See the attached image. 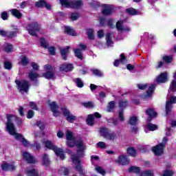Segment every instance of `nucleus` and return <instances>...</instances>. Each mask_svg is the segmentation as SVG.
Instances as JSON below:
<instances>
[{
	"instance_id": "nucleus-1",
	"label": "nucleus",
	"mask_w": 176,
	"mask_h": 176,
	"mask_svg": "<svg viewBox=\"0 0 176 176\" xmlns=\"http://www.w3.org/2000/svg\"><path fill=\"white\" fill-rule=\"evenodd\" d=\"M66 139L67 146H76L78 156L76 155H72V162H73L77 171H78L80 174L85 175V170L80 164V157L82 155H83V151L86 149V146H85L83 142L81 140H76L75 137H74V133L70 131L66 132Z\"/></svg>"
},
{
	"instance_id": "nucleus-2",
	"label": "nucleus",
	"mask_w": 176,
	"mask_h": 176,
	"mask_svg": "<svg viewBox=\"0 0 176 176\" xmlns=\"http://www.w3.org/2000/svg\"><path fill=\"white\" fill-rule=\"evenodd\" d=\"M17 117L16 116L8 114L7 115V122L6 124L7 131L10 135H13L18 141H21L22 145L26 146L27 148H31L33 146L34 149L39 151L41 149V144L38 142H35L34 145L32 146L30 144V142L25 140L23 135L19 134L16 132V128L14 124H13V120H16Z\"/></svg>"
},
{
	"instance_id": "nucleus-3",
	"label": "nucleus",
	"mask_w": 176,
	"mask_h": 176,
	"mask_svg": "<svg viewBox=\"0 0 176 176\" xmlns=\"http://www.w3.org/2000/svg\"><path fill=\"white\" fill-rule=\"evenodd\" d=\"M43 144L45 145V148H47V149H51L52 151H54L55 155H56V156H58L60 159H61L62 160H64L65 159V155H64V151H63V149L57 147V146L54 145V144H53L52 141L44 140Z\"/></svg>"
},
{
	"instance_id": "nucleus-4",
	"label": "nucleus",
	"mask_w": 176,
	"mask_h": 176,
	"mask_svg": "<svg viewBox=\"0 0 176 176\" xmlns=\"http://www.w3.org/2000/svg\"><path fill=\"white\" fill-rule=\"evenodd\" d=\"M100 135L104 137L108 141H111L112 142L118 140V135L115 132L111 131V130L107 128H101L100 130Z\"/></svg>"
},
{
	"instance_id": "nucleus-5",
	"label": "nucleus",
	"mask_w": 176,
	"mask_h": 176,
	"mask_svg": "<svg viewBox=\"0 0 176 176\" xmlns=\"http://www.w3.org/2000/svg\"><path fill=\"white\" fill-rule=\"evenodd\" d=\"M15 83L18 86V90H19L20 93H28V90L30 89V83L25 80H16Z\"/></svg>"
},
{
	"instance_id": "nucleus-6",
	"label": "nucleus",
	"mask_w": 176,
	"mask_h": 176,
	"mask_svg": "<svg viewBox=\"0 0 176 176\" xmlns=\"http://www.w3.org/2000/svg\"><path fill=\"white\" fill-rule=\"evenodd\" d=\"M170 91L169 89V94H168V101L166 104V115H168L171 112V109L173 108V104H176V96H172L170 97Z\"/></svg>"
},
{
	"instance_id": "nucleus-7",
	"label": "nucleus",
	"mask_w": 176,
	"mask_h": 176,
	"mask_svg": "<svg viewBox=\"0 0 176 176\" xmlns=\"http://www.w3.org/2000/svg\"><path fill=\"white\" fill-rule=\"evenodd\" d=\"M27 30L30 35L35 36L36 32H38L39 30H41V27H39V24L37 22H32L27 26Z\"/></svg>"
},
{
	"instance_id": "nucleus-8",
	"label": "nucleus",
	"mask_w": 176,
	"mask_h": 176,
	"mask_svg": "<svg viewBox=\"0 0 176 176\" xmlns=\"http://www.w3.org/2000/svg\"><path fill=\"white\" fill-rule=\"evenodd\" d=\"M140 168L137 166H131L129 168V173H135V174H138L139 176H153V171L152 170H145L142 173H140Z\"/></svg>"
},
{
	"instance_id": "nucleus-9",
	"label": "nucleus",
	"mask_w": 176,
	"mask_h": 176,
	"mask_svg": "<svg viewBox=\"0 0 176 176\" xmlns=\"http://www.w3.org/2000/svg\"><path fill=\"white\" fill-rule=\"evenodd\" d=\"M165 148H166V144L160 143V144L155 146H153L152 148V151L156 156H160V155H163Z\"/></svg>"
},
{
	"instance_id": "nucleus-10",
	"label": "nucleus",
	"mask_w": 176,
	"mask_h": 176,
	"mask_svg": "<svg viewBox=\"0 0 176 176\" xmlns=\"http://www.w3.org/2000/svg\"><path fill=\"white\" fill-rule=\"evenodd\" d=\"M61 109L67 122L72 123L74 121L76 120V116L72 115V113L69 112V110H68V109H67L66 107H62Z\"/></svg>"
},
{
	"instance_id": "nucleus-11",
	"label": "nucleus",
	"mask_w": 176,
	"mask_h": 176,
	"mask_svg": "<svg viewBox=\"0 0 176 176\" xmlns=\"http://www.w3.org/2000/svg\"><path fill=\"white\" fill-rule=\"evenodd\" d=\"M48 104L50 105V108L53 113V116L55 117L60 116V107H58V104L56 102H48Z\"/></svg>"
},
{
	"instance_id": "nucleus-12",
	"label": "nucleus",
	"mask_w": 176,
	"mask_h": 176,
	"mask_svg": "<svg viewBox=\"0 0 176 176\" xmlns=\"http://www.w3.org/2000/svg\"><path fill=\"white\" fill-rule=\"evenodd\" d=\"M78 47L80 49L76 48L74 50V54L76 57H78L80 60H83V55L82 54V50H85L86 49V45L85 44L78 45Z\"/></svg>"
},
{
	"instance_id": "nucleus-13",
	"label": "nucleus",
	"mask_w": 176,
	"mask_h": 176,
	"mask_svg": "<svg viewBox=\"0 0 176 176\" xmlns=\"http://www.w3.org/2000/svg\"><path fill=\"white\" fill-rule=\"evenodd\" d=\"M95 118H101V114H100L98 112H96L94 114L89 115L87 119V123L89 126H93L94 124Z\"/></svg>"
},
{
	"instance_id": "nucleus-14",
	"label": "nucleus",
	"mask_w": 176,
	"mask_h": 176,
	"mask_svg": "<svg viewBox=\"0 0 176 176\" xmlns=\"http://www.w3.org/2000/svg\"><path fill=\"white\" fill-rule=\"evenodd\" d=\"M116 163L121 164L122 166H126L130 163V159L126 155H120L117 160H116Z\"/></svg>"
},
{
	"instance_id": "nucleus-15",
	"label": "nucleus",
	"mask_w": 176,
	"mask_h": 176,
	"mask_svg": "<svg viewBox=\"0 0 176 176\" xmlns=\"http://www.w3.org/2000/svg\"><path fill=\"white\" fill-rule=\"evenodd\" d=\"M1 168L4 171H13V170H16V165H14V162H12L10 164L3 162L1 164Z\"/></svg>"
},
{
	"instance_id": "nucleus-16",
	"label": "nucleus",
	"mask_w": 176,
	"mask_h": 176,
	"mask_svg": "<svg viewBox=\"0 0 176 176\" xmlns=\"http://www.w3.org/2000/svg\"><path fill=\"white\" fill-rule=\"evenodd\" d=\"M167 80H168V74L167 72L162 73L155 78L157 83H166Z\"/></svg>"
},
{
	"instance_id": "nucleus-17",
	"label": "nucleus",
	"mask_w": 176,
	"mask_h": 176,
	"mask_svg": "<svg viewBox=\"0 0 176 176\" xmlns=\"http://www.w3.org/2000/svg\"><path fill=\"white\" fill-rule=\"evenodd\" d=\"M17 32L19 30L16 29L15 31L8 32L5 30H0V35L1 36H8V38H13V36H16L17 35Z\"/></svg>"
},
{
	"instance_id": "nucleus-18",
	"label": "nucleus",
	"mask_w": 176,
	"mask_h": 176,
	"mask_svg": "<svg viewBox=\"0 0 176 176\" xmlns=\"http://www.w3.org/2000/svg\"><path fill=\"white\" fill-rule=\"evenodd\" d=\"M116 28L118 31H122V32H129L131 31V29H130V28L123 27V22H122L121 21L117 22Z\"/></svg>"
},
{
	"instance_id": "nucleus-19",
	"label": "nucleus",
	"mask_w": 176,
	"mask_h": 176,
	"mask_svg": "<svg viewBox=\"0 0 176 176\" xmlns=\"http://www.w3.org/2000/svg\"><path fill=\"white\" fill-rule=\"evenodd\" d=\"M102 8L103 9L102 12L104 16H108V14H111V13H112V6L103 4Z\"/></svg>"
},
{
	"instance_id": "nucleus-20",
	"label": "nucleus",
	"mask_w": 176,
	"mask_h": 176,
	"mask_svg": "<svg viewBox=\"0 0 176 176\" xmlns=\"http://www.w3.org/2000/svg\"><path fill=\"white\" fill-rule=\"evenodd\" d=\"M23 157L28 163H35V158L29 153L23 152Z\"/></svg>"
},
{
	"instance_id": "nucleus-21",
	"label": "nucleus",
	"mask_w": 176,
	"mask_h": 176,
	"mask_svg": "<svg viewBox=\"0 0 176 176\" xmlns=\"http://www.w3.org/2000/svg\"><path fill=\"white\" fill-rule=\"evenodd\" d=\"M35 6L36 8H43L45 6L47 10L52 9V6L45 2L44 0H40L38 2H36Z\"/></svg>"
},
{
	"instance_id": "nucleus-22",
	"label": "nucleus",
	"mask_w": 176,
	"mask_h": 176,
	"mask_svg": "<svg viewBox=\"0 0 176 176\" xmlns=\"http://www.w3.org/2000/svg\"><path fill=\"white\" fill-rule=\"evenodd\" d=\"M60 71H65V72H69L74 69V65L69 63H64L60 67Z\"/></svg>"
},
{
	"instance_id": "nucleus-23",
	"label": "nucleus",
	"mask_w": 176,
	"mask_h": 176,
	"mask_svg": "<svg viewBox=\"0 0 176 176\" xmlns=\"http://www.w3.org/2000/svg\"><path fill=\"white\" fill-rule=\"evenodd\" d=\"M60 4L62 8H66L67 9H72V1L69 0H59Z\"/></svg>"
},
{
	"instance_id": "nucleus-24",
	"label": "nucleus",
	"mask_w": 176,
	"mask_h": 176,
	"mask_svg": "<svg viewBox=\"0 0 176 176\" xmlns=\"http://www.w3.org/2000/svg\"><path fill=\"white\" fill-rule=\"evenodd\" d=\"M146 115L148 116V120L151 121L153 118H156L157 116V113L153 109H148L146 111Z\"/></svg>"
},
{
	"instance_id": "nucleus-25",
	"label": "nucleus",
	"mask_w": 176,
	"mask_h": 176,
	"mask_svg": "<svg viewBox=\"0 0 176 176\" xmlns=\"http://www.w3.org/2000/svg\"><path fill=\"white\" fill-rule=\"evenodd\" d=\"M121 59L119 60H116L114 62V67H119V64H126L127 63V59H126V57H124V54H122L120 55Z\"/></svg>"
},
{
	"instance_id": "nucleus-26",
	"label": "nucleus",
	"mask_w": 176,
	"mask_h": 176,
	"mask_svg": "<svg viewBox=\"0 0 176 176\" xmlns=\"http://www.w3.org/2000/svg\"><path fill=\"white\" fill-rule=\"evenodd\" d=\"M60 54L63 60H67V56L69 54V46L60 50Z\"/></svg>"
},
{
	"instance_id": "nucleus-27",
	"label": "nucleus",
	"mask_w": 176,
	"mask_h": 176,
	"mask_svg": "<svg viewBox=\"0 0 176 176\" xmlns=\"http://www.w3.org/2000/svg\"><path fill=\"white\" fill-rule=\"evenodd\" d=\"M173 78L174 79L170 82L169 90L175 93V91H176V72L174 74Z\"/></svg>"
},
{
	"instance_id": "nucleus-28",
	"label": "nucleus",
	"mask_w": 176,
	"mask_h": 176,
	"mask_svg": "<svg viewBox=\"0 0 176 176\" xmlns=\"http://www.w3.org/2000/svg\"><path fill=\"white\" fill-rule=\"evenodd\" d=\"M83 5V1L82 0H74L72 1V9H78Z\"/></svg>"
},
{
	"instance_id": "nucleus-29",
	"label": "nucleus",
	"mask_w": 176,
	"mask_h": 176,
	"mask_svg": "<svg viewBox=\"0 0 176 176\" xmlns=\"http://www.w3.org/2000/svg\"><path fill=\"white\" fill-rule=\"evenodd\" d=\"M28 63H30V60H28V58L25 55H21L19 57V64H21V65L25 66L28 64Z\"/></svg>"
},
{
	"instance_id": "nucleus-30",
	"label": "nucleus",
	"mask_w": 176,
	"mask_h": 176,
	"mask_svg": "<svg viewBox=\"0 0 176 176\" xmlns=\"http://www.w3.org/2000/svg\"><path fill=\"white\" fill-rule=\"evenodd\" d=\"M3 50L6 53H12L14 50L13 45L9 43H6L3 45Z\"/></svg>"
},
{
	"instance_id": "nucleus-31",
	"label": "nucleus",
	"mask_w": 176,
	"mask_h": 176,
	"mask_svg": "<svg viewBox=\"0 0 176 176\" xmlns=\"http://www.w3.org/2000/svg\"><path fill=\"white\" fill-rule=\"evenodd\" d=\"M65 32L68 34V35H72V36H76V32H75V30H74V29L71 27H65Z\"/></svg>"
},
{
	"instance_id": "nucleus-32",
	"label": "nucleus",
	"mask_w": 176,
	"mask_h": 176,
	"mask_svg": "<svg viewBox=\"0 0 176 176\" xmlns=\"http://www.w3.org/2000/svg\"><path fill=\"white\" fill-rule=\"evenodd\" d=\"M155 85H152L151 86L149 87L147 94L146 95V98H151L152 97V94H153V91H155Z\"/></svg>"
},
{
	"instance_id": "nucleus-33",
	"label": "nucleus",
	"mask_w": 176,
	"mask_h": 176,
	"mask_svg": "<svg viewBox=\"0 0 176 176\" xmlns=\"http://www.w3.org/2000/svg\"><path fill=\"white\" fill-rule=\"evenodd\" d=\"M155 130H157V125L153 124H148L146 127V133L148 131H155Z\"/></svg>"
},
{
	"instance_id": "nucleus-34",
	"label": "nucleus",
	"mask_w": 176,
	"mask_h": 176,
	"mask_svg": "<svg viewBox=\"0 0 176 176\" xmlns=\"http://www.w3.org/2000/svg\"><path fill=\"white\" fill-rule=\"evenodd\" d=\"M25 174L28 176H38V171L35 169H26Z\"/></svg>"
},
{
	"instance_id": "nucleus-35",
	"label": "nucleus",
	"mask_w": 176,
	"mask_h": 176,
	"mask_svg": "<svg viewBox=\"0 0 176 176\" xmlns=\"http://www.w3.org/2000/svg\"><path fill=\"white\" fill-rule=\"evenodd\" d=\"M127 153L129 155V156H131L132 157H135V156L137 155V151L134 147H129L127 148Z\"/></svg>"
},
{
	"instance_id": "nucleus-36",
	"label": "nucleus",
	"mask_w": 176,
	"mask_h": 176,
	"mask_svg": "<svg viewBox=\"0 0 176 176\" xmlns=\"http://www.w3.org/2000/svg\"><path fill=\"white\" fill-rule=\"evenodd\" d=\"M107 46L109 47L113 45V41H112V34L107 33Z\"/></svg>"
},
{
	"instance_id": "nucleus-37",
	"label": "nucleus",
	"mask_w": 176,
	"mask_h": 176,
	"mask_svg": "<svg viewBox=\"0 0 176 176\" xmlns=\"http://www.w3.org/2000/svg\"><path fill=\"white\" fill-rule=\"evenodd\" d=\"M42 163L43 166H48L49 163H50V160H49V155H47V154H44L43 155Z\"/></svg>"
},
{
	"instance_id": "nucleus-38",
	"label": "nucleus",
	"mask_w": 176,
	"mask_h": 176,
	"mask_svg": "<svg viewBox=\"0 0 176 176\" xmlns=\"http://www.w3.org/2000/svg\"><path fill=\"white\" fill-rule=\"evenodd\" d=\"M43 76L46 79H53L54 78V73L52 71H49L43 74Z\"/></svg>"
},
{
	"instance_id": "nucleus-39",
	"label": "nucleus",
	"mask_w": 176,
	"mask_h": 176,
	"mask_svg": "<svg viewBox=\"0 0 176 176\" xmlns=\"http://www.w3.org/2000/svg\"><path fill=\"white\" fill-rule=\"evenodd\" d=\"M29 78L30 80H35V79H36L37 78H39V74L35 72L31 71L29 73Z\"/></svg>"
},
{
	"instance_id": "nucleus-40",
	"label": "nucleus",
	"mask_w": 176,
	"mask_h": 176,
	"mask_svg": "<svg viewBox=\"0 0 176 176\" xmlns=\"http://www.w3.org/2000/svg\"><path fill=\"white\" fill-rule=\"evenodd\" d=\"M12 16L14 17H16V19H21V13L19 12L16 9H12L10 10Z\"/></svg>"
},
{
	"instance_id": "nucleus-41",
	"label": "nucleus",
	"mask_w": 176,
	"mask_h": 176,
	"mask_svg": "<svg viewBox=\"0 0 176 176\" xmlns=\"http://www.w3.org/2000/svg\"><path fill=\"white\" fill-rule=\"evenodd\" d=\"M126 13H128V14H130L131 16H135V14H138V12L133 8L126 9Z\"/></svg>"
},
{
	"instance_id": "nucleus-42",
	"label": "nucleus",
	"mask_w": 176,
	"mask_h": 176,
	"mask_svg": "<svg viewBox=\"0 0 176 176\" xmlns=\"http://www.w3.org/2000/svg\"><path fill=\"white\" fill-rule=\"evenodd\" d=\"M137 122H138V118L136 116H132L129 119V124H131L132 126H135Z\"/></svg>"
},
{
	"instance_id": "nucleus-43",
	"label": "nucleus",
	"mask_w": 176,
	"mask_h": 176,
	"mask_svg": "<svg viewBox=\"0 0 176 176\" xmlns=\"http://www.w3.org/2000/svg\"><path fill=\"white\" fill-rule=\"evenodd\" d=\"M162 60L164 62H166L167 64H168V63H173V56H163Z\"/></svg>"
},
{
	"instance_id": "nucleus-44",
	"label": "nucleus",
	"mask_w": 176,
	"mask_h": 176,
	"mask_svg": "<svg viewBox=\"0 0 176 176\" xmlns=\"http://www.w3.org/2000/svg\"><path fill=\"white\" fill-rule=\"evenodd\" d=\"M87 35H88V38H89V39H94V31H93V30H91V29H88V30H87Z\"/></svg>"
},
{
	"instance_id": "nucleus-45",
	"label": "nucleus",
	"mask_w": 176,
	"mask_h": 176,
	"mask_svg": "<svg viewBox=\"0 0 176 176\" xmlns=\"http://www.w3.org/2000/svg\"><path fill=\"white\" fill-rule=\"evenodd\" d=\"M41 45L44 49H47V47L49 46V44L44 38H41Z\"/></svg>"
},
{
	"instance_id": "nucleus-46",
	"label": "nucleus",
	"mask_w": 176,
	"mask_h": 176,
	"mask_svg": "<svg viewBox=\"0 0 176 176\" xmlns=\"http://www.w3.org/2000/svg\"><path fill=\"white\" fill-rule=\"evenodd\" d=\"M174 174H175L174 171L166 170L164 172V174L162 175V176H171V175H174Z\"/></svg>"
},
{
	"instance_id": "nucleus-47",
	"label": "nucleus",
	"mask_w": 176,
	"mask_h": 176,
	"mask_svg": "<svg viewBox=\"0 0 176 176\" xmlns=\"http://www.w3.org/2000/svg\"><path fill=\"white\" fill-rule=\"evenodd\" d=\"M76 85H77V87H83V82L80 78L76 79Z\"/></svg>"
},
{
	"instance_id": "nucleus-48",
	"label": "nucleus",
	"mask_w": 176,
	"mask_h": 176,
	"mask_svg": "<svg viewBox=\"0 0 176 176\" xmlns=\"http://www.w3.org/2000/svg\"><path fill=\"white\" fill-rule=\"evenodd\" d=\"M96 170L98 173H99V174H101L102 175H105V171L100 166H96Z\"/></svg>"
},
{
	"instance_id": "nucleus-49",
	"label": "nucleus",
	"mask_w": 176,
	"mask_h": 176,
	"mask_svg": "<svg viewBox=\"0 0 176 176\" xmlns=\"http://www.w3.org/2000/svg\"><path fill=\"white\" fill-rule=\"evenodd\" d=\"M4 68L6 69H12V63L9 61H6L4 63Z\"/></svg>"
},
{
	"instance_id": "nucleus-50",
	"label": "nucleus",
	"mask_w": 176,
	"mask_h": 176,
	"mask_svg": "<svg viewBox=\"0 0 176 176\" xmlns=\"http://www.w3.org/2000/svg\"><path fill=\"white\" fill-rule=\"evenodd\" d=\"M113 108H115V102H110L108 106V111L111 112Z\"/></svg>"
},
{
	"instance_id": "nucleus-51",
	"label": "nucleus",
	"mask_w": 176,
	"mask_h": 176,
	"mask_svg": "<svg viewBox=\"0 0 176 176\" xmlns=\"http://www.w3.org/2000/svg\"><path fill=\"white\" fill-rule=\"evenodd\" d=\"M118 117L120 120V122H124V116L123 114V111L121 110L118 112Z\"/></svg>"
},
{
	"instance_id": "nucleus-52",
	"label": "nucleus",
	"mask_w": 176,
	"mask_h": 176,
	"mask_svg": "<svg viewBox=\"0 0 176 176\" xmlns=\"http://www.w3.org/2000/svg\"><path fill=\"white\" fill-rule=\"evenodd\" d=\"M82 105L84 107H85V108H93V102H84L82 103Z\"/></svg>"
},
{
	"instance_id": "nucleus-53",
	"label": "nucleus",
	"mask_w": 176,
	"mask_h": 176,
	"mask_svg": "<svg viewBox=\"0 0 176 176\" xmlns=\"http://www.w3.org/2000/svg\"><path fill=\"white\" fill-rule=\"evenodd\" d=\"M98 148H102L103 149H105L107 148V144H105V142H99L98 144Z\"/></svg>"
},
{
	"instance_id": "nucleus-54",
	"label": "nucleus",
	"mask_w": 176,
	"mask_h": 176,
	"mask_svg": "<svg viewBox=\"0 0 176 176\" xmlns=\"http://www.w3.org/2000/svg\"><path fill=\"white\" fill-rule=\"evenodd\" d=\"M48 52L50 53L52 56H54L56 54V49L54 47H50L48 48Z\"/></svg>"
},
{
	"instance_id": "nucleus-55",
	"label": "nucleus",
	"mask_w": 176,
	"mask_h": 176,
	"mask_svg": "<svg viewBox=\"0 0 176 176\" xmlns=\"http://www.w3.org/2000/svg\"><path fill=\"white\" fill-rule=\"evenodd\" d=\"M78 17H79V14L78 13H72V14L71 19L74 21H75V20H78Z\"/></svg>"
},
{
	"instance_id": "nucleus-56",
	"label": "nucleus",
	"mask_w": 176,
	"mask_h": 176,
	"mask_svg": "<svg viewBox=\"0 0 176 176\" xmlns=\"http://www.w3.org/2000/svg\"><path fill=\"white\" fill-rule=\"evenodd\" d=\"M59 173H60V174H64V175H68V169H67L66 168H62L60 169V170H59Z\"/></svg>"
},
{
	"instance_id": "nucleus-57",
	"label": "nucleus",
	"mask_w": 176,
	"mask_h": 176,
	"mask_svg": "<svg viewBox=\"0 0 176 176\" xmlns=\"http://www.w3.org/2000/svg\"><path fill=\"white\" fill-rule=\"evenodd\" d=\"M127 107V100L120 102V108H126Z\"/></svg>"
},
{
	"instance_id": "nucleus-58",
	"label": "nucleus",
	"mask_w": 176,
	"mask_h": 176,
	"mask_svg": "<svg viewBox=\"0 0 176 176\" xmlns=\"http://www.w3.org/2000/svg\"><path fill=\"white\" fill-rule=\"evenodd\" d=\"M44 69L45 71H53V67H52V65H44Z\"/></svg>"
},
{
	"instance_id": "nucleus-59",
	"label": "nucleus",
	"mask_w": 176,
	"mask_h": 176,
	"mask_svg": "<svg viewBox=\"0 0 176 176\" xmlns=\"http://www.w3.org/2000/svg\"><path fill=\"white\" fill-rule=\"evenodd\" d=\"M30 107L32 109H35L36 111V109H38V107H36V104H35V102H30Z\"/></svg>"
},
{
	"instance_id": "nucleus-60",
	"label": "nucleus",
	"mask_w": 176,
	"mask_h": 176,
	"mask_svg": "<svg viewBox=\"0 0 176 176\" xmlns=\"http://www.w3.org/2000/svg\"><path fill=\"white\" fill-rule=\"evenodd\" d=\"M34 115V113L32 110H30L28 112V115H27V118L28 119H31V118H32Z\"/></svg>"
},
{
	"instance_id": "nucleus-61",
	"label": "nucleus",
	"mask_w": 176,
	"mask_h": 176,
	"mask_svg": "<svg viewBox=\"0 0 176 176\" xmlns=\"http://www.w3.org/2000/svg\"><path fill=\"white\" fill-rule=\"evenodd\" d=\"M93 73L94 74V75H97L98 76H102V72H101L98 69L93 70Z\"/></svg>"
},
{
	"instance_id": "nucleus-62",
	"label": "nucleus",
	"mask_w": 176,
	"mask_h": 176,
	"mask_svg": "<svg viewBox=\"0 0 176 176\" xmlns=\"http://www.w3.org/2000/svg\"><path fill=\"white\" fill-rule=\"evenodd\" d=\"M8 12H3L1 13V19L3 20H8Z\"/></svg>"
},
{
	"instance_id": "nucleus-63",
	"label": "nucleus",
	"mask_w": 176,
	"mask_h": 176,
	"mask_svg": "<svg viewBox=\"0 0 176 176\" xmlns=\"http://www.w3.org/2000/svg\"><path fill=\"white\" fill-rule=\"evenodd\" d=\"M56 135L58 138H63V137H64V133H63L61 131H58Z\"/></svg>"
},
{
	"instance_id": "nucleus-64",
	"label": "nucleus",
	"mask_w": 176,
	"mask_h": 176,
	"mask_svg": "<svg viewBox=\"0 0 176 176\" xmlns=\"http://www.w3.org/2000/svg\"><path fill=\"white\" fill-rule=\"evenodd\" d=\"M32 67L33 68V69H39V65H38V64H36L35 62L32 63Z\"/></svg>"
}]
</instances>
